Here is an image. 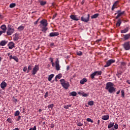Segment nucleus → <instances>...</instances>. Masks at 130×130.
I'll return each instance as SVG.
<instances>
[{
	"label": "nucleus",
	"mask_w": 130,
	"mask_h": 130,
	"mask_svg": "<svg viewBox=\"0 0 130 130\" xmlns=\"http://www.w3.org/2000/svg\"><path fill=\"white\" fill-rule=\"evenodd\" d=\"M113 86L114 84L112 82H108L106 83L105 89L108 91L109 93L112 94V93H114V92H115V90H116Z\"/></svg>",
	"instance_id": "nucleus-1"
},
{
	"label": "nucleus",
	"mask_w": 130,
	"mask_h": 130,
	"mask_svg": "<svg viewBox=\"0 0 130 130\" xmlns=\"http://www.w3.org/2000/svg\"><path fill=\"white\" fill-rule=\"evenodd\" d=\"M48 25V23H47V20L46 19H43L40 21V24L39 25L40 28H42L41 31L42 32H46L47 29H48L47 27Z\"/></svg>",
	"instance_id": "nucleus-2"
},
{
	"label": "nucleus",
	"mask_w": 130,
	"mask_h": 130,
	"mask_svg": "<svg viewBox=\"0 0 130 130\" xmlns=\"http://www.w3.org/2000/svg\"><path fill=\"white\" fill-rule=\"evenodd\" d=\"M60 82L62 87H63L64 89H69V87H70V83H69V82L66 81L64 79H60Z\"/></svg>",
	"instance_id": "nucleus-3"
},
{
	"label": "nucleus",
	"mask_w": 130,
	"mask_h": 130,
	"mask_svg": "<svg viewBox=\"0 0 130 130\" xmlns=\"http://www.w3.org/2000/svg\"><path fill=\"white\" fill-rule=\"evenodd\" d=\"M14 32H15V28H14L13 26L9 24L8 25V29L7 30V35L10 36L12 35L13 34V33H14Z\"/></svg>",
	"instance_id": "nucleus-4"
},
{
	"label": "nucleus",
	"mask_w": 130,
	"mask_h": 130,
	"mask_svg": "<svg viewBox=\"0 0 130 130\" xmlns=\"http://www.w3.org/2000/svg\"><path fill=\"white\" fill-rule=\"evenodd\" d=\"M122 46L123 48H124L125 50H129L130 49V42H126L123 44H122Z\"/></svg>",
	"instance_id": "nucleus-5"
},
{
	"label": "nucleus",
	"mask_w": 130,
	"mask_h": 130,
	"mask_svg": "<svg viewBox=\"0 0 130 130\" xmlns=\"http://www.w3.org/2000/svg\"><path fill=\"white\" fill-rule=\"evenodd\" d=\"M102 72L101 71H95L93 73L90 75L91 79H94L95 76H101Z\"/></svg>",
	"instance_id": "nucleus-6"
},
{
	"label": "nucleus",
	"mask_w": 130,
	"mask_h": 130,
	"mask_svg": "<svg viewBox=\"0 0 130 130\" xmlns=\"http://www.w3.org/2000/svg\"><path fill=\"white\" fill-rule=\"evenodd\" d=\"M38 71H39V65H35L32 71V75H36Z\"/></svg>",
	"instance_id": "nucleus-7"
},
{
	"label": "nucleus",
	"mask_w": 130,
	"mask_h": 130,
	"mask_svg": "<svg viewBox=\"0 0 130 130\" xmlns=\"http://www.w3.org/2000/svg\"><path fill=\"white\" fill-rule=\"evenodd\" d=\"M90 19V14H87V16H82L81 17V21L83 22H89Z\"/></svg>",
	"instance_id": "nucleus-8"
},
{
	"label": "nucleus",
	"mask_w": 130,
	"mask_h": 130,
	"mask_svg": "<svg viewBox=\"0 0 130 130\" xmlns=\"http://www.w3.org/2000/svg\"><path fill=\"white\" fill-rule=\"evenodd\" d=\"M55 64L56 71H59V70H60V66H59V60H58V58L56 59V60L55 62Z\"/></svg>",
	"instance_id": "nucleus-9"
},
{
	"label": "nucleus",
	"mask_w": 130,
	"mask_h": 130,
	"mask_svg": "<svg viewBox=\"0 0 130 130\" xmlns=\"http://www.w3.org/2000/svg\"><path fill=\"white\" fill-rule=\"evenodd\" d=\"M113 62H115V60L113 59H110L108 60L106 62V64L105 65L104 68H107L108 67H109L111 63H113Z\"/></svg>",
	"instance_id": "nucleus-10"
},
{
	"label": "nucleus",
	"mask_w": 130,
	"mask_h": 130,
	"mask_svg": "<svg viewBox=\"0 0 130 130\" xmlns=\"http://www.w3.org/2000/svg\"><path fill=\"white\" fill-rule=\"evenodd\" d=\"M8 46L9 49H13V48H15V43L13 42H10L8 44Z\"/></svg>",
	"instance_id": "nucleus-11"
},
{
	"label": "nucleus",
	"mask_w": 130,
	"mask_h": 130,
	"mask_svg": "<svg viewBox=\"0 0 130 130\" xmlns=\"http://www.w3.org/2000/svg\"><path fill=\"white\" fill-rule=\"evenodd\" d=\"M70 18L74 21H79L80 20V17H78L77 15H71L70 16Z\"/></svg>",
	"instance_id": "nucleus-12"
},
{
	"label": "nucleus",
	"mask_w": 130,
	"mask_h": 130,
	"mask_svg": "<svg viewBox=\"0 0 130 130\" xmlns=\"http://www.w3.org/2000/svg\"><path fill=\"white\" fill-rule=\"evenodd\" d=\"M59 35V33L58 32H51L49 34L50 37H54V36H58Z\"/></svg>",
	"instance_id": "nucleus-13"
},
{
	"label": "nucleus",
	"mask_w": 130,
	"mask_h": 130,
	"mask_svg": "<svg viewBox=\"0 0 130 130\" xmlns=\"http://www.w3.org/2000/svg\"><path fill=\"white\" fill-rule=\"evenodd\" d=\"M117 16L116 17V19H118L119 17H121V16H122L123 14H124V11H123L122 12H120V10H118L117 11Z\"/></svg>",
	"instance_id": "nucleus-14"
},
{
	"label": "nucleus",
	"mask_w": 130,
	"mask_h": 130,
	"mask_svg": "<svg viewBox=\"0 0 130 130\" xmlns=\"http://www.w3.org/2000/svg\"><path fill=\"white\" fill-rule=\"evenodd\" d=\"M119 3V1H117L114 3L112 8V11H113L114 9H116V7H117V5H118Z\"/></svg>",
	"instance_id": "nucleus-15"
},
{
	"label": "nucleus",
	"mask_w": 130,
	"mask_h": 130,
	"mask_svg": "<svg viewBox=\"0 0 130 130\" xmlns=\"http://www.w3.org/2000/svg\"><path fill=\"white\" fill-rule=\"evenodd\" d=\"M102 119L103 120H108L109 119V115H105L102 116Z\"/></svg>",
	"instance_id": "nucleus-16"
},
{
	"label": "nucleus",
	"mask_w": 130,
	"mask_h": 130,
	"mask_svg": "<svg viewBox=\"0 0 130 130\" xmlns=\"http://www.w3.org/2000/svg\"><path fill=\"white\" fill-rule=\"evenodd\" d=\"M1 87L2 89H5L7 87V83L5 81L2 82L1 84Z\"/></svg>",
	"instance_id": "nucleus-17"
},
{
	"label": "nucleus",
	"mask_w": 130,
	"mask_h": 130,
	"mask_svg": "<svg viewBox=\"0 0 130 130\" xmlns=\"http://www.w3.org/2000/svg\"><path fill=\"white\" fill-rule=\"evenodd\" d=\"M1 28L2 29V30H3L2 31H5V32L6 33V31H7V26H6V25H2L1 26Z\"/></svg>",
	"instance_id": "nucleus-18"
},
{
	"label": "nucleus",
	"mask_w": 130,
	"mask_h": 130,
	"mask_svg": "<svg viewBox=\"0 0 130 130\" xmlns=\"http://www.w3.org/2000/svg\"><path fill=\"white\" fill-rule=\"evenodd\" d=\"M129 38H130V34H129L123 36V39H124V40H128V39H129Z\"/></svg>",
	"instance_id": "nucleus-19"
},
{
	"label": "nucleus",
	"mask_w": 130,
	"mask_h": 130,
	"mask_svg": "<svg viewBox=\"0 0 130 130\" xmlns=\"http://www.w3.org/2000/svg\"><path fill=\"white\" fill-rule=\"evenodd\" d=\"M87 82V79L86 78H83L81 80H80V83L82 85H84L85 83Z\"/></svg>",
	"instance_id": "nucleus-20"
},
{
	"label": "nucleus",
	"mask_w": 130,
	"mask_h": 130,
	"mask_svg": "<svg viewBox=\"0 0 130 130\" xmlns=\"http://www.w3.org/2000/svg\"><path fill=\"white\" fill-rule=\"evenodd\" d=\"M121 24V19H119L118 20L116 24V27H119Z\"/></svg>",
	"instance_id": "nucleus-21"
},
{
	"label": "nucleus",
	"mask_w": 130,
	"mask_h": 130,
	"mask_svg": "<svg viewBox=\"0 0 130 130\" xmlns=\"http://www.w3.org/2000/svg\"><path fill=\"white\" fill-rule=\"evenodd\" d=\"M7 43H8V42L6 41H2L0 43V45H1V46H5Z\"/></svg>",
	"instance_id": "nucleus-22"
},
{
	"label": "nucleus",
	"mask_w": 130,
	"mask_h": 130,
	"mask_svg": "<svg viewBox=\"0 0 130 130\" xmlns=\"http://www.w3.org/2000/svg\"><path fill=\"white\" fill-rule=\"evenodd\" d=\"M99 16V14L96 13V14H95L93 15H92L91 17V19H96V18H98Z\"/></svg>",
	"instance_id": "nucleus-23"
},
{
	"label": "nucleus",
	"mask_w": 130,
	"mask_h": 130,
	"mask_svg": "<svg viewBox=\"0 0 130 130\" xmlns=\"http://www.w3.org/2000/svg\"><path fill=\"white\" fill-rule=\"evenodd\" d=\"M128 27H126L124 29L121 30V33H126L128 31Z\"/></svg>",
	"instance_id": "nucleus-24"
},
{
	"label": "nucleus",
	"mask_w": 130,
	"mask_h": 130,
	"mask_svg": "<svg viewBox=\"0 0 130 130\" xmlns=\"http://www.w3.org/2000/svg\"><path fill=\"white\" fill-rule=\"evenodd\" d=\"M114 126V122L112 123V122H111L110 124H108V128H111V127H113V126Z\"/></svg>",
	"instance_id": "nucleus-25"
},
{
	"label": "nucleus",
	"mask_w": 130,
	"mask_h": 130,
	"mask_svg": "<svg viewBox=\"0 0 130 130\" xmlns=\"http://www.w3.org/2000/svg\"><path fill=\"white\" fill-rule=\"evenodd\" d=\"M40 4L41 5V6H45V5H46L47 2L46 1H40Z\"/></svg>",
	"instance_id": "nucleus-26"
},
{
	"label": "nucleus",
	"mask_w": 130,
	"mask_h": 130,
	"mask_svg": "<svg viewBox=\"0 0 130 130\" xmlns=\"http://www.w3.org/2000/svg\"><path fill=\"white\" fill-rule=\"evenodd\" d=\"M53 77H54V74H51L50 75H49L48 77V81L50 82V81H51Z\"/></svg>",
	"instance_id": "nucleus-27"
},
{
	"label": "nucleus",
	"mask_w": 130,
	"mask_h": 130,
	"mask_svg": "<svg viewBox=\"0 0 130 130\" xmlns=\"http://www.w3.org/2000/svg\"><path fill=\"white\" fill-rule=\"evenodd\" d=\"M24 28L25 27L23 26L20 25L19 27H18L17 29H18V31H23V30H24Z\"/></svg>",
	"instance_id": "nucleus-28"
},
{
	"label": "nucleus",
	"mask_w": 130,
	"mask_h": 130,
	"mask_svg": "<svg viewBox=\"0 0 130 130\" xmlns=\"http://www.w3.org/2000/svg\"><path fill=\"white\" fill-rule=\"evenodd\" d=\"M70 96H77V92L76 91H73L70 93Z\"/></svg>",
	"instance_id": "nucleus-29"
},
{
	"label": "nucleus",
	"mask_w": 130,
	"mask_h": 130,
	"mask_svg": "<svg viewBox=\"0 0 130 130\" xmlns=\"http://www.w3.org/2000/svg\"><path fill=\"white\" fill-rule=\"evenodd\" d=\"M121 67L123 68H126V63L125 62H121Z\"/></svg>",
	"instance_id": "nucleus-30"
},
{
	"label": "nucleus",
	"mask_w": 130,
	"mask_h": 130,
	"mask_svg": "<svg viewBox=\"0 0 130 130\" xmlns=\"http://www.w3.org/2000/svg\"><path fill=\"white\" fill-rule=\"evenodd\" d=\"M70 107H72V105H64L63 106V108H64L65 109H69Z\"/></svg>",
	"instance_id": "nucleus-31"
},
{
	"label": "nucleus",
	"mask_w": 130,
	"mask_h": 130,
	"mask_svg": "<svg viewBox=\"0 0 130 130\" xmlns=\"http://www.w3.org/2000/svg\"><path fill=\"white\" fill-rule=\"evenodd\" d=\"M19 40V37H18V35H15V36L13 38L14 41H18Z\"/></svg>",
	"instance_id": "nucleus-32"
},
{
	"label": "nucleus",
	"mask_w": 130,
	"mask_h": 130,
	"mask_svg": "<svg viewBox=\"0 0 130 130\" xmlns=\"http://www.w3.org/2000/svg\"><path fill=\"white\" fill-rule=\"evenodd\" d=\"M13 59L15 60V61H16V62H19V59L18 58V57H17V56H13Z\"/></svg>",
	"instance_id": "nucleus-33"
},
{
	"label": "nucleus",
	"mask_w": 130,
	"mask_h": 130,
	"mask_svg": "<svg viewBox=\"0 0 130 130\" xmlns=\"http://www.w3.org/2000/svg\"><path fill=\"white\" fill-rule=\"evenodd\" d=\"M15 7H16V4L15 3H12L10 5V8H11V9H13V8H15Z\"/></svg>",
	"instance_id": "nucleus-34"
},
{
	"label": "nucleus",
	"mask_w": 130,
	"mask_h": 130,
	"mask_svg": "<svg viewBox=\"0 0 130 130\" xmlns=\"http://www.w3.org/2000/svg\"><path fill=\"white\" fill-rule=\"evenodd\" d=\"M19 115H20V111H16L15 112V114H14L15 116H19Z\"/></svg>",
	"instance_id": "nucleus-35"
},
{
	"label": "nucleus",
	"mask_w": 130,
	"mask_h": 130,
	"mask_svg": "<svg viewBox=\"0 0 130 130\" xmlns=\"http://www.w3.org/2000/svg\"><path fill=\"white\" fill-rule=\"evenodd\" d=\"M88 105L92 106V105H94V102L92 101H90L88 102Z\"/></svg>",
	"instance_id": "nucleus-36"
},
{
	"label": "nucleus",
	"mask_w": 130,
	"mask_h": 130,
	"mask_svg": "<svg viewBox=\"0 0 130 130\" xmlns=\"http://www.w3.org/2000/svg\"><path fill=\"white\" fill-rule=\"evenodd\" d=\"M54 106V105L53 104H52L48 105V108L49 109L51 108V109H52V108H53Z\"/></svg>",
	"instance_id": "nucleus-37"
},
{
	"label": "nucleus",
	"mask_w": 130,
	"mask_h": 130,
	"mask_svg": "<svg viewBox=\"0 0 130 130\" xmlns=\"http://www.w3.org/2000/svg\"><path fill=\"white\" fill-rule=\"evenodd\" d=\"M61 78V74H59L58 75L56 76L55 79H60Z\"/></svg>",
	"instance_id": "nucleus-38"
},
{
	"label": "nucleus",
	"mask_w": 130,
	"mask_h": 130,
	"mask_svg": "<svg viewBox=\"0 0 130 130\" xmlns=\"http://www.w3.org/2000/svg\"><path fill=\"white\" fill-rule=\"evenodd\" d=\"M87 121H88V122H91L92 123H93V120H91V118H88L86 119Z\"/></svg>",
	"instance_id": "nucleus-39"
},
{
	"label": "nucleus",
	"mask_w": 130,
	"mask_h": 130,
	"mask_svg": "<svg viewBox=\"0 0 130 130\" xmlns=\"http://www.w3.org/2000/svg\"><path fill=\"white\" fill-rule=\"evenodd\" d=\"M77 55L81 56V55H83V52H82L81 51L77 52Z\"/></svg>",
	"instance_id": "nucleus-40"
},
{
	"label": "nucleus",
	"mask_w": 130,
	"mask_h": 130,
	"mask_svg": "<svg viewBox=\"0 0 130 130\" xmlns=\"http://www.w3.org/2000/svg\"><path fill=\"white\" fill-rule=\"evenodd\" d=\"M121 96H122V97H123V98H124V90H122L121 91Z\"/></svg>",
	"instance_id": "nucleus-41"
},
{
	"label": "nucleus",
	"mask_w": 130,
	"mask_h": 130,
	"mask_svg": "<svg viewBox=\"0 0 130 130\" xmlns=\"http://www.w3.org/2000/svg\"><path fill=\"white\" fill-rule=\"evenodd\" d=\"M7 121L8 122H9V123H12V122H13V121H12V119L10 118L7 119Z\"/></svg>",
	"instance_id": "nucleus-42"
},
{
	"label": "nucleus",
	"mask_w": 130,
	"mask_h": 130,
	"mask_svg": "<svg viewBox=\"0 0 130 130\" xmlns=\"http://www.w3.org/2000/svg\"><path fill=\"white\" fill-rule=\"evenodd\" d=\"M82 95L83 97H88L89 96L88 93H82Z\"/></svg>",
	"instance_id": "nucleus-43"
},
{
	"label": "nucleus",
	"mask_w": 130,
	"mask_h": 130,
	"mask_svg": "<svg viewBox=\"0 0 130 130\" xmlns=\"http://www.w3.org/2000/svg\"><path fill=\"white\" fill-rule=\"evenodd\" d=\"M114 128L115 129H118V124H117V123L115 124V125H114Z\"/></svg>",
	"instance_id": "nucleus-44"
},
{
	"label": "nucleus",
	"mask_w": 130,
	"mask_h": 130,
	"mask_svg": "<svg viewBox=\"0 0 130 130\" xmlns=\"http://www.w3.org/2000/svg\"><path fill=\"white\" fill-rule=\"evenodd\" d=\"M31 70H32V65H29L28 67V71H31Z\"/></svg>",
	"instance_id": "nucleus-45"
},
{
	"label": "nucleus",
	"mask_w": 130,
	"mask_h": 130,
	"mask_svg": "<svg viewBox=\"0 0 130 130\" xmlns=\"http://www.w3.org/2000/svg\"><path fill=\"white\" fill-rule=\"evenodd\" d=\"M47 97H48V92H46V93H45V95H44V98H47Z\"/></svg>",
	"instance_id": "nucleus-46"
},
{
	"label": "nucleus",
	"mask_w": 130,
	"mask_h": 130,
	"mask_svg": "<svg viewBox=\"0 0 130 130\" xmlns=\"http://www.w3.org/2000/svg\"><path fill=\"white\" fill-rule=\"evenodd\" d=\"M77 125H78V126H83V123H80V122H78L77 123Z\"/></svg>",
	"instance_id": "nucleus-47"
},
{
	"label": "nucleus",
	"mask_w": 130,
	"mask_h": 130,
	"mask_svg": "<svg viewBox=\"0 0 130 130\" xmlns=\"http://www.w3.org/2000/svg\"><path fill=\"white\" fill-rule=\"evenodd\" d=\"M29 130H36V126H35L33 128H30Z\"/></svg>",
	"instance_id": "nucleus-48"
},
{
	"label": "nucleus",
	"mask_w": 130,
	"mask_h": 130,
	"mask_svg": "<svg viewBox=\"0 0 130 130\" xmlns=\"http://www.w3.org/2000/svg\"><path fill=\"white\" fill-rule=\"evenodd\" d=\"M49 60L51 61V63L53 62V58L52 57H50L49 58Z\"/></svg>",
	"instance_id": "nucleus-49"
},
{
	"label": "nucleus",
	"mask_w": 130,
	"mask_h": 130,
	"mask_svg": "<svg viewBox=\"0 0 130 130\" xmlns=\"http://www.w3.org/2000/svg\"><path fill=\"white\" fill-rule=\"evenodd\" d=\"M40 19H38L36 22H34V24L35 25H37V23H38V22H39V20H40Z\"/></svg>",
	"instance_id": "nucleus-50"
},
{
	"label": "nucleus",
	"mask_w": 130,
	"mask_h": 130,
	"mask_svg": "<svg viewBox=\"0 0 130 130\" xmlns=\"http://www.w3.org/2000/svg\"><path fill=\"white\" fill-rule=\"evenodd\" d=\"M21 119V116H18V118L16 119V121H19Z\"/></svg>",
	"instance_id": "nucleus-51"
},
{
	"label": "nucleus",
	"mask_w": 130,
	"mask_h": 130,
	"mask_svg": "<svg viewBox=\"0 0 130 130\" xmlns=\"http://www.w3.org/2000/svg\"><path fill=\"white\" fill-rule=\"evenodd\" d=\"M23 72H27V67H24L23 68Z\"/></svg>",
	"instance_id": "nucleus-52"
},
{
	"label": "nucleus",
	"mask_w": 130,
	"mask_h": 130,
	"mask_svg": "<svg viewBox=\"0 0 130 130\" xmlns=\"http://www.w3.org/2000/svg\"><path fill=\"white\" fill-rule=\"evenodd\" d=\"M5 33V31H3V30L0 31V36L2 35V34Z\"/></svg>",
	"instance_id": "nucleus-53"
},
{
	"label": "nucleus",
	"mask_w": 130,
	"mask_h": 130,
	"mask_svg": "<svg viewBox=\"0 0 130 130\" xmlns=\"http://www.w3.org/2000/svg\"><path fill=\"white\" fill-rule=\"evenodd\" d=\"M14 56H13V55H10V56H9V58H10V59H13V57Z\"/></svg>",
	"instance_id": "nucleus-54"
},
{
	"label": "nucleus",
	"mask_w": 130,
	"mask_h": 130,
	"mask_svg": "<svg viewBox=\"0 0 130 130\" xmlns=\"http://www.w3.org/2000/svg\"><path fill=\"white\" fill-rule=\"evenodd\" d=\"M70 70V66H67V71Z\"/></svg>",
	"instance_id": "nucleus-55"
},
{
	"label": "nucleus",
	"mask_w": 130,
	"mask_h": 130,
	"mask_svg": "<svg viewBox=\"0 0 130 130\" xmlns=\"http://www.w3.org/2000/svg\"><path fill=\"white\" fill-rule=\"evenodd\" d=\"M119 93H120V90H118V91H117L116 94L117 95H118V94H119Z\"/></svg>",
	"instance_id": "nucleus-56"
},
{
	"label": "nucleus",
	"mask_w": 130,
	"mask_h": 130,
	"mask_svg": "<svg viewBox=\"0 0 130 130\" xmlns=\"http://www.w3.org/2000/svg\"><path fill=\"white\" fill-rule=\"evenodd\" d=\"M98 125H99V124H100V120H98Z\"/></svg>",
	"instance_id": "nucleus-57"
},
{
	"label": "nucleus",
	"mask_w": 130,
	"mask_h": 130,
	"mask_svg": "<svg viewBox=\"0 0 130 130\" xmlns=\"http://www.w3.org/2000/svg\"><path fill=\"white\" fill-rule=\"evenodd\" d=\"M55 17H56V14H55L54 15H53V19H55Z\"/></svg>",
	"instance_id": "nucleus-58"
},
{
	"label": "nucleus",
	"mask_w": 130,
	"mask_h": 130,
	"mask_svg": "<svg viewBox=\"0 0 130 130\" xmlns=\"http://www.w3.org/2000/svg\"><path fill=\"white\" fill-rule=\"evenodd\" d=\"M76 130H84L83 128H79V129H77Z\"/></svg>",
	"instance_id": "nucleus-59"
},
{
	"label": "nucleus",
	"mask_w": 130,
	"mask_h": 130,
	"mask_svg": "<svg viewBox=\"0 0 130 130\" xmlns=\"http://www.w3.org/2000/svg\"><path fill=\"white\" fill-rule=\"evenodd\" d=\"M51 63H52V67H54V62H53Z\"/></svg>",
	"instance_id": "nucleus-60"
},
{
	"label": "nucleus",
	"mask_w": 130,
	"mask_h": 130,
	"mask_svg": "<svg viewBox=\"0 0 130 130\" xmlns=\"http://www.w3.org/2000/svg\"><path fill=\"white\" fill-rule=\"evenodd\" d=\"M126 82L128 83V84H130V81L129 80H127Z\"/></svg>",
	"instance_id": "nucleus-61"
},
{
	"label": "nucleus",
	"mask_w": 130,
	"mask_h": 130,
	"mask_svg": "<svg viewBox=\"0 0 130 130\" xmlns=\"http://www.w3.org/2000/svg\"><path fill=\"white\" fill-rule=\"evenodd\" d=\"M41 111H42V110H41V109H40L39 110V112H41Z\"/></svg>",
	"instance_id": "nucleus-62"
},
{
	"label": "nucleus",
	"mask_w": 130,
	"mask_h": 130,
	"mask_svg": "<svg viewBox=\"0 0 130 130\" xmlns=\"http://www.w3.org/2000/svg\"><path fill=\"white\" fill-rule=\"evenodd\" d=\"M51 127L52 128H53V127H54V126L53 125H51Z\"/></svg>",
	"instance_id": "nucleus-63"
},
{
	"label": "nucleus",
	"mask_w": 130,
	"mask_h": 130,
	"mask_svg": "<svg viewBox=\"0 0 130 130\" xmlns=\"http://www.w3.org/2000/svg\"><path fill=\"white\" fill-rule=\"evenodd\" d=\"M2 57H0V63H1V61H2Z\"/></svg>",
	"instance_id": "nucleus-64"
}]
</instances>
